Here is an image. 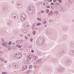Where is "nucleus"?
I'll use <instances>...</instances> for the list:
<instances>
[{
  "label": "nucleus",
  "mask_w": 74,
  "mask_h": 74,
  "mask_svg": "<svg viewBox=\"0 0 74 74\" xmlns=\"http://www.w3.org/2000/svg\"><path fill=\"white\" fill-rule=\"evenodd\" d=\"M34 9L31 10L30 9H27L26 11L28 14H32L34 12Z\"/></svg>",
  "instance_id": "nucleus-1"
},
{
  "label": "nucleus",
  "mask_w": 74,
  "mask_h": 74,
  "mask_svg": "<svg viewBox=\"0 0 74 74\" xmlns=\"http://www.w3.org/2000/svg\"><path fill=\"white\" fill-rule=\"evenodd\" d=\"M26 16L24 13L22 14L21 15V20L22 21H25L26 19Z\"/></svg>",
  "instance_id": "nucleus-2"
},
{
  "label": "nucleus",
  "mask_w": 74,
  "mask_h": 74,
  "mask_svg": "<svg viewBox=\"0 0 74 74\" xmlns=\"http://www.w3.org/2000/svg\"><path fill=\"white\" fill-rule=\"evenodd\" d=\"M21 3L20 2H18L16 3V7L18 8H21L22 7Z\"/></svg>",
  "instance_id": "nucleus-3"
},
{
  "label": "nucleus",
  "mask_w": 74,
  "mask_h": 74,
  "mask_svg": "<svg viewBox=\"0 0 74 74\" xmlns=\"http://www.w3.org/2000/svg\"><path fill=\"white\" fill-rule=\"evenodd\" d=\"M58 71L59 72H60V73H62V72L64 71H65L64 68H63V67L59 68L58 69Z\"/></svg>",
  "instance_id": "nucleus-4"
},
{
  "label": "nucleus",
  "mask_w": 74,
  "mask_h": 74,
  "mask_svg": "<svg viewBox=\"0 0 74 74\" xmlns=\"http://www.w3.org/2000/svg\"><path fill=\"white\" fill-rule=\"evenodd\" d=\"M24 26L25 27V28H26V29H28L29 27V25H28V23H24Z\"/></svg>",
  "instance_id": "nucleus-5"
},
{
  "label": "nucleus",
  "mask_w": 74,
  "mask_h": 74,
  "mask_svg": "<svg viewBox=\"0 0 74 74\" xmlns=\"http://www.w3.org/2000/svg\"><path fill=\"white\" fill-rule=\"evenodd\" d=\"M17 14H13L12 15V18L15 19H17L18 18V17H16V16Z\"/></svg>",
  "instance_id": "nucleus-6"
},
{
  "label": "nucleus",
  "mask_w": 74,
  "mask_h": 74,
  "mask_svg": "<svg viewBox=\"0 0 74 74\" xmlns=\"http://www.w3.org/2000/svg\"><path fill=\"white\" fill-rule=\"evenodd\" d=\"M18 55H21L20 56H15V58H17V59H19V58H20L22 57V53H18Z\"/></svg>",
  "instance_id": "nucleus-7"
},
{
  "label": "nucleus",
  "mask_w": 74,
  "mask_h": 74,
  "mask_svg": "<svg viewBox=\"0 0 74 74\" xmlns=\"http://www.w3.org/2000/svg\"><path fill=\"white\" fill-rule=\"evenodd\" d=\"M42 43H43L41 41H38L36 43V44L37 45H42Z\"/></svg>",
  "instance_id": "nucleus-8"
},
{
  "label": "nucleus",
  "mask_w": 74,
  "mask_h": 74,
  "mask_svg": "<svg viewBox=\"0 0 74 74\" xmlns=\"http://www.w3.org/2000/svg\"><path fill=\"white\" fill-rule=\"evenodd\" d=\"M27 69V66L26 65L24 66H23L22 71H25V70H26V69Z\"/></svg>",
  "instance_id": "nucleus-9"
},
{
  "label": "nucleus",
  "mask_w": 74,
  "mask_h": 74,
  "mask_svg": "<svg viewBox=\"0 0 74 74\" xmlns=\"http://www.w3.org/2000/svg\"><path fill=\"white\" fill-rule=\"evenodd\" d=\"M2 45L4 47H5L6 48H8V45L7 43H3Z\"/></svg>",
  "instance_id": "nucleus-10"
},
{
  "label": "nucleus",
  "mask_w": 74,
  "mask_h": 74,
  "mask_svg": "<svg viewBox=\"0 0 74 74\" xmlns=\"http://www.w3.org/2000/svg\"><path fill=\"white\" fill-rule=\"evenodd\" d=\"M4 39H3V38H2L0 39V43H3L4 42Z\"/></svg>",
  "instance_id": "nucleus-11"
},
{
  "label": "nucleus",
  "mask_w": 74,
  "mask_h": 74,
  "mask_svg": "<svg viewBox=\"0 0 74 74\" xmlns=\"http://www.w3.org/2000/svg\"><path fill=\"white\" fill-rule=\"evenodd\" d=\"M73 50H71L70 51V53L71 55H74V52L73 51Z\"/></svg>",
  "instance_id": "nucleus-12"
},
{
  "label": "nucleus",
  "mask_w": 74,
  "mask_h": 74,
  "mask_svg": "<svg viewBox=\"0 0 74 74\" xmlns=\"http://www.w3.org/2000/svg\"><path fill=\"white\" fill-rule=\"evenodd\" d=\"M62 29L64 31H66L67 30V27L65 26L62 27Z\"/></svg>",
  "instance_id": "nucleus-13"
},
{
  "label": "nucleus",
  "mask_w": 74,
  "mask_h": 74,
  "mask_svg": "<svg viewBox=\"0 0 74 74\" xmlns=\"http://www.w3.org/2000/svg\"><path fill=\"white\" fill-rule=\"evenodd\" d=\"M63 40H66V38H67V36L66 35H64L63 36Z\"/></svg>",
  "instance_id": "nucleus-14"
},
{
  "label": "nucleus",
  "mask_w": 74,
  "mask_h": 74,
  "mask_svg": "<svg viewBox=\"0 0 74 74\" xmlns=\"http://www.w3.org/2000/svg\"><path fill=\"white\" fill-rule=\"evenodd\" d=\"M71 61L68 60L67 61V62H66V65H69V63H71Z\"/></svg>",
  "instance_id": "nucleus-15"
},
{
  "label": "nucleus",
  "mask_w": 74,
  "mask_h": 74,
  "mask_svg": "<svg viewBox=\"0 0 74 74\" xmlns=\"http://www.w3.org/2000/svg\"><path fill=\"white\" fill-rule=\"evenodd\" d=\"M7 47H6V48H8V50H10L11 49V46H8V45Z\"/></svg>",
  "instance_id": "nucleus-16"
},
{
  "label": "nucleus",
  "mask_w": 74,
  "mask_h": 74,
  "mask_svg": "<svg viewBox=\"0 0 74 74\" xmlns=\"http://www.w3.org/2000/svg\"><path fill=\"white\" fill-rule=\"evenodd\" d=\"M45 32H46V34L47 35H48V34H49V32L48 31V29H46L45 30Z\"/></svg>",
  "instance_id": "nucleus-17"
},
{
  "label": "nucleus",
  "mask_w": 74,
  "mask_h": 74,
  "mask_svg": "<svg viewBox=\"0 0 74 74\" xmlns=\"http://www.w3.org/2000/svg\"><path fill=\"white\" fill-rule=\"evenodd\" d=\"M36 25H37V23H34L32 25V27H35L36 26Z\"/></svg>",
  "instance_id": "nucleus-18"
},
{
  "label": "nucleus",
  "mask_w": 74,
  "mask_h": 74,
  "mask_svg": "<svg viewBox=\"0 0 74 74\" xmlns=\"http://www.w3.org/2000/svg\"><path fill=\"white\" fill-rule=\"evenodd\" d=\"M54 12L56 14H59V12H58V10H55L54 11Z\"/></svg>",
  "instance_id": "nucleus-19"
},
{
  "label": "nucleus",
  "mask_w": 74,
  "mask_h": 74,
  "mask_svg": "<svg viewBox=\"0 0 74 74\" xmlns=\"http://www.w3.org/2000/svg\"><path fill=\"white\" fill-rule=\"evenodd\" d=\"M16 47H18V48H22V47L21 46V45H19L18 44L16 45Z\"/></svg>",
  "instance_id": "nucleus-20"
},
{
  "label": "nucleus",
  "mask_w": 74,
  "mask_h": 74,
  "mask_svg": "<svg viewBox=\"0 0 74 74\" xmlns=\"http://www.w3.org/2000/svg\"><path fill=\"white\" fill-rule=\"evenodd\" d=\"M64 8L63 7V6H61V8L60 9L61 11H63V9Z\"/></svg>",
  "instance_id": "nucleus-21"
},
{
  "label": "nucleus",
  "mask_w": 74,
  "mask_h": 74,
  "mask_svg": "<svg viewBox=\"0 0 74 74\" xmlns=\"http://www.w3.org/2000/svg\"><path fill=\"white\" fill-rule=\"evenodd\" d=\"M37 26H40V25H41V23H38L37 24H36Z\"/></svg>",
  "instance_id": "nucleus-22"
},
{
  "label": "nucleus",
  "mask_w": 74,
  "mask_h": 74,
  "mask_svg": "<svg viewBox=\"0 0 74 74\" xmlns=\"http://www.w3.org/2000/svg\"><path fill=\"white\" fill-rule=\"evenodd\" d=\"M73 1H74V0H69V2L70 3H73Z\"/></svg>",
  "instance_id": "nucleus-23"
},
{
  "label": "nucleus",
  "mask_w": 74,
  "mask_h": 74,
  "mask_svg": "<svg viewBox=\"0 0 74 74\" xmlns=\"http://www.w3.org/2000/svg\"><path fill=\"white\" fill-rule=\"evenodd\" d=\"M32 33L33 34L35 35V34L36 33V32L35 31H34L32 32Z\"/></svg>",
  "instance_id": "nucleus-24"
},
{
  "label": "nucleus",
  "mask_w": 74,
  "mask_h": 74,
  "mask_svg": "<svg viewBox=\"0 0 74 74\" xmlns=\"http://www.w3.org/2000/svg\"><path fill=\"white\" fill-rule=\"evenodd\" d=\"M13 66H15L16 67H17V64H15V63H14L13 64Z\"/></svg>",
  "instance_id": "nucleus-25"
},
{
  "label": "nucleus",
  "mask_w": 74,
  "mask_h": 74,
  "mask_svg": "<svg viewBox=\"0 0 74 74\" xmlns=\"http://www.w3.org/2000/svg\"><path fill=\"white\" fill-rule=\"evenodd\" d=\"M61 53H62V54H64V53H66V52L63 51H61Z\"/></svg>",
  "instance_id": "nucleus-26"
},
{
  "label": "nucleus",
  "mask_w": 74,
  "mask_h": 74,
  "mask_svg": "<svg viewBox=\"0 0 74 74\" xmlns=\"http://www.w3.org/2000/svg\"><path fill=\"white\" fill-rule=\"evenodd\" d=\"M37 18V20H38V21H41V18Z\"/></svg>",
  "instance_id": "nucleus-27"
},
{
  "label": "nucleus",
  "mask_w": 74,
  "mask_h": 74,
  "mask_svg": "<svg viewBox=\"0 0 74 74\" xmlns=\"http://www.w3.org/2000/svg\"><path fill=\"white\" fill-rule=\"evenodd\" d=\"M46 13L47 14H48V13L49 12V9H47L46 10Z\"/></svg>",
  "instance_id": "nucleus-28"
},
{
  "label": "nucleus",
  "mask_w": 74,
  "mask_h": 74,
  "mask_svg": "<svg viewBox=\"0 0 74 74\" xmlns=\"http://www.w3.org/2000/svg\"><path fill=\"white\" fill-rule=\"evenodd\" d=\"M28 59H30V60H31V59H32V57H30V56H29L28 57Z\"/></svg>",
  "instance_id": "nucleus-29"
},
{
  "label": "nucleus",
  "mask_w": 74,
  "mask_h": 74,
  "mask_svg": "<svg viewBox=\"0 0 74 74\" xmlns=\"http://www.w3.org/2000/svg\"><path fill=\"white\" fill-rule=\"evenodd\" d=\"M20 42L21 43H23V40H20Z\"/></svg>",
  "instance_id": "nucleus-30"
},
{
  "label": "nucleus",
  "mask_w": 74,
  "mask_h": 74,
  "mask_svg": "<svg viewBox=\"0 0 74 74\" xmlns=\"http://www.w3.org/2000/svg\"><path fill=\"white\" fill-rule=\"evenodd\" d=\"M2 74H7V72H2Z\"/></svg>",
  "instance_id": "nucleus-31"
},
{
  "label": "nucleus",
  "mask_w": 74,
  "mask_h": 74,
  "mask_svg": "<svg viewBox=\"0 0 74 74\" xmlns=\"http://www.w3.org/2000/svg\"><path fill=\"white\" fill-rule=\"evenodd\" d=\"M8 45H11V41H10L8 43Z\"/></svg>",
  "instance_id": "nucleus-32"
},
{
  "label": "nucleus",
  "mask_w": 74,
  "mask_h": 74,
  "mask_svg": "<svg viewBox=\"0 0 74 74\" xmlns=\"http://www.w3.org/2000/svg\"><path fill=\"white\" fill-rule=\"evenodd\" d=\"M18 53V54H15V56H18V55H19V53Z\"/></svg>",
  "instance_id": "nucleus-33"
},
{
  "label": "nucleus",
  "mask_w": 74,
  "mask_h": 74,
  "mask_svg": "<svg viewBox=\"0 0 74 74\" xmlns=\"http://www.w3.org/2000/svg\"><path fill=\"white\" fill-rule=\"evenodd\" d=\"M47 8H50V6L48 5L46 7Z\"/></svg>",
  "instance_id": "nucleus-34"
},
{
  "label": "nucleus",
  "mask_w": 74,
  "mask_h": 74,
  "mask_svg": "<svg viewBox=\"0 0 74 74\" xmlns=\"http://www.w3.org/2000/svg\"><path fill=\"white\" fill-rule=\"evenodd\" d=\"M32 65H30V66H29V69H31V68H32Z\"/></svg>",
  "instance_id": "nucleus-35"
},
{
  "label": "nucleus",
  "mask_w": 74,
  "mask_h": 74,
  "mask_svg": "<svg viewBox=\"0 0 74 74\" xmlns=\"http://www.w3.org/2000/svg\"><path fill=\"white\" fill-rule=\"evenodd\" d=\"M51 5H54V3L53 2H51Z\"/></svg>",
  "instance_id": "nucleus-36"
},
{
  "label": "nucleus",
  "mask_w": 74,
  "mask_h": 74,
  "mask_svg": "<svg viewBox=\"0 0 74 74\" xmlns=\"http://www.w3.org/2000/svg\"><path fill=\"white\" fill-rule=\"evenodd\" d=\"M0 60H1L2 61L3 60V58H0Z\"/></svg>",
  "instance_id": "nucleus-37"
},
{
  "label": "nucleus",
  "mask_w": 74,
  "mask_h": 74,
  "mask_svg": "<svg viewBox=\"0 0 74 74\" xmlns=\"http://www.w3.org/2000/svg\"><path fill=\"white\" fill-rule=\"evenodd\" d=\"M12 23L11 22H9V23H8V25H11V24Z\"/></svg>",
  "instance_id": "nucleus-38"
},
{
  "label": "nucleus",
  "mask_w": 74,
  "mask_h": 74,
  "mask_svg": "<svg viewBox=\"0 0 74 74\" xmlns=\"http://www.w3.org/2000/svg\"><path fill=\"white\" fill-rule=\"evenodd\" d=\"M29 48H32V46H29L28 47Z\"/></svg>",
  "instance_id": "nucleus-39"
},
{
  "label": "nucleus",
  "mask_w": 74,
  "mask_h": 74,
  "mask_svg": "<svg viewBox=\"0 0 74 74\" xmlns=\"http://www.w3.org/2000/svg\"><path fill=\"white\" fill-rule=\"evenodd\" d=\"M59 3H61V2H62V0H58Z\"/></svg>",
  "instance_id": "nucleus-40"
},
{
  "label": "nucleus",
  "mask_w": 74,
  "mask_h": 74,
  "mask_svg": "<svg viewBox=\"0 0 74 74\" xmlns=\"http://www.w3.org/2000/svg\"><path fill=\"white\" fill-rule=\"evenodd\" d=\"M31 52L32 53H34V50H31Z\"/></svg>",
  "instance_id": "nucleus-41"
},
{
  "label": "nucleus",
  "mask_w": 74,
  "mask_h": 74,
  "mask_svg": "<svg viewBox=\"0 0 74 74\" xmlns=\"http://www.w3.org/2000/svg\"><path fill=\"white\" fill-rule=\"evenodd\" d=\"M30 40L31 42H32V40H33V38H31L30 39Z\"/></svg>",
  "instance_id": "nucleus-42"
},
{
  "label": "nucleus",
  "mask_w": 74,
  "mask_h": 74,
  "mask_svg": "<svg viewBox=\"0 0 74 74\" xmlns=\"http://www.w3.org/2000/svg\"><path fill=\"white\" fill-rule=\"evenodd\" d=\"M41 12L42 13H44V10H41Z\"/></svg>",
  "instance_id": "nucleus-43"
},
{
  "label": "nucleus",
  "mask_w": 74,
  "mask_h": 74,
  "mask_svg": "<svg viewBox=\"0 0 74 74\" xmlns=\"http://www.w3.org/2000/svg\"><path fill=\"white\" fill-rule=\"evenodd\" d=\"M25 39L26 40H27V39H28V38H27V36H25Z\"/></svg>",
  "instance_id": "nucleus-44"
},
{
  "label": "nucleus",
  "mask_w": 74,
  "mask_h": 74,
  "mask_svg": "<svg viewBox=\"0 0 74 74\" xmlns=\"http://www.w3.org/2000/svg\"><path fill=\"white\" fill-rule=\"evenodd\" d=\"M51 14H52V13L51 12H50V13H49V14H48V15H51Z\"/></svg>",
  "instance_id": "nucleus-45"
},
{
  "label": "nucleus",
  "mask_w": 74,
  "mask_h": 74,
  "mask_svg": "<svg viewBox=\"0 0 74 74\" xmlns=\"http://www.w3.org/2000/svg\"><path fill=\"white\" fill-rule=\"evenodd\" d=\"M2 8L3 10H5V8L4 7H2Z\"/></svg>",
  "instance_id": "nucleus-46"
},
{
  "label": "nucleus",
  "mask_w": 74,
  "mask_h": 74,
  "mask_svg": "<svg viewBox=\"0 0 74 74\" xmlns=\"http://www.w3.org/2000/svg\"><path fill=\"white\" fill-rule=\"evenodd\" d=\"M45 23H47V21L44 22L43 24H45Z\"/></svg>",
  "instance_id": "nucleus-47"
},
{
  "label": "nucleus",
  "mask_w": 74,
  "mask_h": 74,
  "mask_svg": "<svg viewBox=\"0 0 74 74\" xmlns=\"http://www.w3.org/2000/svg\"><path fill=\"white\" fill-rule=\"evenodd\" d=\"M36 62L38 63L40 62V61H39V60H37L36 61Z\"/></svg>",
  "instance_id": "nucleus-48"
},
{
  "label": "nucleus",
  "mask_w": 74,
  "mask_h": 74,
  "mask_svg": "<svg viewBox=\"0 0 74 74\" xmlns=\"http://www.w3.org/2000/svg\"><path fill=\"white\" fill-rule=\"evenodd\" d=\"M52 1V0H48V1H49V2H51Z\"/></svg>",
  "instance_id": "nucleus-49"
},
{
  "label": "nucleus",
  "mask_w": 74,
  "mask_h": 74,
  "mask_svg": "<svg viewBox=\"0 0 74 74\" xmlns=\"http://www.w3.org/2000/svg\"><path fill=\"white\" fill-rule=\"evenodd\" d=\"M19 36H21V37H23V35L22 34L20 35Z\"/></svg>",
  "instance_id": "nucleus-50"
},
{
  "label": "nucleus",
  "mask_w": 74,
  "mask_h": 74,
  "mask_svg": "<svg viewBox=\"0 0 74 74\" xmlns=\"http://www.w3.org/2000/svg\"><path fill=\"white\" fill-rule=\"evenodd\" d=\"M29 71H27V73H29Z\"/></svg>",
  "instance_id": "nucleus-51"
},
{
  "label": "nucleus",
  "mask_w": 74,
  "mask_h": 74,
  "mask_svg": "<svg viewBox=\"0 0 74 74\" xmlns=\"http://www.w3.org/2000/svg\"><path fill=\"white\" fill-rule=\"evenodd\" d=\"M47 25H45V27H47Z\"/></svg>",
  "instance_id": "nucleus-52"
},
{
  "label": "nucleus",
  "mask_w": 74,
  "mask_h": 74,
  "mask_svg": "<svg viewBox=\"0 0 74 74\" xmlns=\"http://www.w3.org/2000/svg\"><path fill=\"white\" fill-rule=\"evenodd\" d=\"M0 54H1V53H2V51H0Z\"/></svg>",
  "instance_id": "nucleus-53"
},
{
  "label": "nucleus",
  "mask_w": 74,
  "mask_h": 74,
  "mask_svg": "<svg viewBox=\"0 0 74 74\" xmlns=\"http://www.w3.org/2000/svg\"><path fill=\"white\" fill-rule=\"evenodd\" d=\"M4 63H7V61H4Z\"/></svg>",
  "instance_id": "nucleus-54"
},
{
  "label": "nucleus",
  "mask_w": 74,
  "mask_h": 74,
  "mask_svg": "<svg viewBox=\"0 0 74 74\" xmlns=\"http://www.w3.org/2000/svg\"><path fill=\"white\" fill-rule=\"evenodd\" d=\"M43 4H44L43 5H45V2H44V3H43Z\"/></svg>",
  "instance_id": "nucleus-55"
},
{
  "label": "nucleus",
  "mask_w": 74,
  "mask_h": 74,
  "mask_svg": "<svg viewBox=\"0 0 74 74\" xmlns=\"http://www.w3.org/2000/svg\"><path fill=\"white\" fill-rule=\"evenodd\" d=\"M53 1L54 3H55V2H56V1L55 0H53Z\"/></svg>",
  "instance_id": "nucleus-56"
},
{
  "label": "nucleus",
  "mask_w": 74,
  "mask_h": 74,
  "mask_svg": "<svg viewBox=\"0 0 74 74\" xmlns=\"http://www.w3.org/2000/svg\"><path fill=\"white\" fill-rule=\"evenodd\" d=\"M56 4H58V5H59V3L58 2H57V3Z\"/></svg>",
  "instance_id": "nucleus-57"
},
{
  "label": "nucleus",
  "mask_w": 74,
  "mask_h": 74,
  "mask_svg": "<svg viewBox=\"0 0 74 74\" xmlns=\"http://www.w3.org/2000/svg\"><path fill=\"white\" fill-rule=\"evenodd\" d=\"M41 59H40L39 60V62H40V61H41Z\"/></svg>",
  "instance_id": "nucleus-58"
},
{
  "label": "nucleus",
  "mask_w": 74,
  "mask_h": 74,
  "mask_svg": "<svg viewBox=\"0 0 74 74\" xmlns=\"http://www.w3.org/2000/svg\"><path fill=\"white\" fill-rule=\"evenodd\" d=\"M12 3H14V1H12Z\"/></svg>",
  "instance_id": "nucleus-59"
},
{
  "label": "nucleus",
  "mask_w": 74,
  "mask_h": 74,
  "mask_svg": "<svg viewBox=\"0 0 74 74\" xmlns=\"http://www.w3.org/2000/svg\"><path fill=\"white\" fill-rule=\"evenodd\" d=\"M32 30H34V27H32Z\"/></svg>",
  "instance_id": "nucleus-60"
},
{
  "label": "nucleus",
  "mask_w": 74,
  "mask_h": 74,
  "mask_svg": "<svg viewBox=\"0 0 74 74\" xmlns=\"http://www.w3.org/2000/svg\"><path fill=\"white\" fill-rule=\"evenodd\" d=\"M17 41L19 42V41L18 40H16V42H17Z\"/></svg>",
  "instance_id": "nucleus-61"
},
{
  "label": "nucleus",
  "mask_w": 74,
  "mask_h": 74,
  "mask_svg": "<svg viewBox=\"0 0 74 74\" xmlns=\"http://www.w3.org/2000/svg\"><path fill=\"white\" fill-rule=\"evenodd\" d=\"M50 22H52L51 21V20H50L49 21Z\"/></svg>",
  "instance_id": "nucleus-62"
},
{
  "label": "nucleus",
  "mask_w": 74,
  "mask_h": 74,
  "mask_svg": "<svg viewBox=\"0 0 74 74\" xmlns=\"http://www.w3.org/2000/svg\"><path fill=\"white\" fill-rule=\"evenodd\" d=\"M34 60H37V59L36 58H35Z\"/></svg>",
  "instance_id": "nucleus-63"
},
{
  "label": "nucleus",
  "mask_w": 74,
  "mask_h": 74,
  "mask_svg": "<svg viewBox=\"0 0 74 74\" xmlns=\"http://www.w3.org/2000/svg\"><path fill=\"white\" fill-rule=\"evenodd\" d=\"M36 58H38V56H36Z\"/></svg>",
  "instance_id": "nucleus-64"
}]
</instances>
